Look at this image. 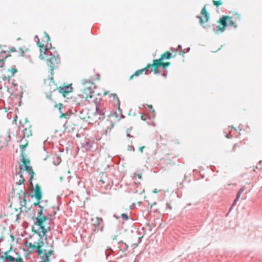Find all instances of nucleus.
<instances>
[{
  "mask_svg": "<svg viewBox=\"0 0 262 262\" xmlns=\"http://www.w3.org/2000/svg\"><path fill=\"white\" fill-rule=\"evenodd\" d=\"M127 149L129 151H134L135 150L134 147L132 145L128 146Z\"/></svg>",
  "mask_w": 262,
  "mask_h": 262,
  "instance_id": "79ce46f5",
  "label": "nucleus"
},
{
  "mask_svg": "<svg viewBox=\"0 0 262 262\" xmlns=\"http://www.w3.org/2000/svg\"><path fill=\"white\" fill-rule=\"evenodd\" d=\"M114 217H115L116 219H118L119 218V216L117 215L116 214H114L113 215Z\"/></svg>",
  "mask_w": 262,
  "mask_h": 262,
  "instance_id": "de8ad7c7",
  "label": "nucleus"
},
{
  "mask_svg": "<svg viewBox=\"0 0 262 262\" xmlns=\"http://www.w3.org/2000/svg\"><path fill=\"white\" fill-rule=\"evenodd\" d=\"M143 238V236H140L138 238V243L134 244L133 245L135 247H137L138 246V244L141 242V239Z\"/></svg>",
  "mask_w": 262,
  "mask_h": 262,
  "instance_id": "58836bf2",
  "label": "nucleus"
},
{
  "mask_svg": "<svg viewBox=\"0 0 262 262\" xmlns=\"http://www.w3.org/2000/svg\"><path fill=\"white\" fill-rule=\"evenodd\" d=\"M157 192V189H155L154 190V193H156Z\"/></svg>",
  "mask_w": 262,
  "mask_h": 262,
  "instance_id": "e2e57ef3",
  "label": "nucleus"
},
{
  "mask_svg": "<svg viewBox=\"0 0 262 262\" xmlns=\"http://www.w3.org/2000/svg\"><path fill=\"white\" fill-rule=\"evenodd\" d=\"M245 190V186H243V187H242L239 189L238 191H239V192H240L243 193V192L244 191V190Z\"/></svg>",
  "mask_w": 262,
  "mask_h": 262,
  "instance_id": "37998d69",
  "label": "nucleus"
},
{
  "mask_svg": "<svg viewBox=\"0 0 262 262\" xmlns=\"http://www.w3.org/2000/svg\"><path fill=\"white\" fill-rule=\"evenodd\" d=\"M4 239V238L3 236H2L1 238H0V243L3 242Z\"/></svg>",
  "mask_w": 262,
  "mask_h": 262,
  "instance_id": "3c124183",
  "label": "nucleus"
},
{
  "mask_svg": "<svg viewBox=\"0 0 262 262\" xmlns=\"http://www.w3.org/2000/svg\"><path fill=\"white\" fill-rule=\"evenodd\" d=\"M144 148V146H142V147H141L139 148V151L141 152H143V149Z\"/></svg>",
  "mask_w": 262,
  "mask_h": 262,
  "instance_id": "49530a36",
  "label": "nucleus"
},
{
  "mask_svg": "<svg viewBox=\"0 0 262 262\" xmlns=\"http://www.w3.org/2000/svg\"><path fill=\"white\" fill-rule=\"evenodd\" d=\"M242 192H240L238 191L237 194H236V198L234 200L233 202V204L232 205V206L230 207V210H231L232 209V207L234 205H235L237 202L238 201V199H239L240 196H241V195L242 194Z\"/></svg>",
  "mask_w": 262,
  "mask_h": 262,
  "instance_id": "393cba45",
  "label": "nucleus"
},
{
  "mask_svg": "<svg viewBox=\"0 0 262 262\" xmlns=\"http://www.w3.org/2000/svg\"><path fill=\"white\" fill-rule=\"evenodd\" d=\"M50 53V57L47 59V64L50 68L52 71H53L55 66L60 62V58L58 55L53 54L50 51L47 49H45L43 54L45 55L48 54Z\"/></svg>",
  "mask_w": 262,
  "mask_h": 262,
  "instance_id": "f257e3e1",
  "label": "nucleus"
},
{
  "mask_svg": "<svg viewBox=\"0 0 262 262\" xmlns=\"http://www.w3.org/2000/svg\"><path fill=\"white\" fill-rule=\"evenodd\" d=\"M118 245L120 250L122 252H126L128 250V246L122 241L118 242Z\"/></svg>",
  "mask_w": 262,
  "mask_h": 262,
  "instance_id": "dca6fc26",
  "label": "nucleus"
},
{
  "mask_svg": "<svg viewBox=\"0 0 262 262\" xmlns=\"http://www.w3.org/2000/svg\"><path fill=\"white\" fill-rule=\"evenodd\" d=\"M94 144V141L93 140L88 139L85 141L84 143H83L82 145V147L84 148L86 150L89 151L91 150L93 145Z\"/></svg>",
  "mask_w": 262,
  "mask_h": 262,
  "instance_id": "4468645a",
  "label": "nucleus"
},
{
  "mask_svg": "<svg viewBox=\"0 0 262 262\" xmlns=\"http://www.w3.org/2000/svg\"><path fill=\"white\" fill-rule=\"evenodd\" d=\"M38 243L34 242V244L31 243H26V246L30 249L35 251L37 253L38 255H41L42 254V250L40 249V246L38 245Z\"/></svg>",
  "mask_w": 262,
  "mask_h": 262,
  "instance_id": "9d476101",
  "label": "nucleus"
},
{
  "mask_svg": "<svg viewBox=\"0 0 262 262\" xmlns=\"http://www.w3.org/2000/svg\"><path fill=\"white\" fill-rule=\"evenodd\" d=\"M34 39H37V45H38V46L40 48V50L41 54H40L39 57H40V58L43 59V58H44V57H43V54L41 53L42 51H41V48H43V45H42V46H41L39 45V38H38V36H37V35H36V36H35V38H34Z\"/></svg>",
  "mask_w": 262,
  "mask_h": 262,
  "instance_id": "7c9ffc66",
  "label": "nucleus"
},
{
  "mask_svg": "<svg viewBox=\"0 0 262 262\" xmlns=\"http://www.w3.org/2000/svg\"><path fill=\"white\" fill-rule=\"evenodd\" d=\"M189 50H190V48H188L187 49V52H188V51H189Z\"/></svg>",
  "mask_w": 262,
  "mask_h": 262,
  "instance_id": "338daca9",
  "label": "nucleus"
},
{
  "mask_svg": "<svg viewBox=\"0 0 262 262\" xmlns=\"http://www.w3.org/2000/svg\"><path fill=\"white\" fill-rule=\"evenodd\" d=\"M147 118V116L146 115H142L141 116V119L142 120H146Z\"/></svg>",
  "mask_w": 262,
  "mask_h": 262,
  "instance_id": "c03bdc74",
  "label": "nucleus"
},
{
  "mask_svg": "<svg viewBox=\"0 0 262 262\" xmlns=\"http://www.w3.org/2000/svg\"><path fill=\"white\" fill-rule=\"evenodd\" d=\"M148 107L149 108H150L151 110L152 109V106L151 105H148Z\"/></svg>",
  "mask_w": 262,
  "mask_h": 262,
  "instance_id": "13d9d810",
  "label": "nucleus"
},
{
  "mask_svg": "<svg viewBox=\"0 0 262 262\" xmlns=\"http://www.w3.org/2000/svg\"><path fill=\"white\" fill-rule=\"evenodd\" d=\"M127 136L128 137H129V138L133 137V136H131L129 134H127Z\"/></svg>",
  "mask_w": 262,
  "mask_h": 262,
  "instance_id": "052dcab7",
  "label": "nucleus"
},
{
  "mask_svg": "<svg viewBox=\"0 0 262 262\" xmlns=\"http://www.w3.org/2000/svg\"><path fill=\"white\" fill-rule=\"evenodd\" d=\"M242 192H240L238 191L237 194H236V198L234 200L233 202V204L232 205V206L230 207V210H231L232 209V207L234 205H235L237 202L238 201V199H239L240 196H241V195L242 194Z\"/></svg>",
  "mask_w": 262,
  "mask_h": 262,
  "instance_id": "5701e85b",
  "label": "nucleus"
},
{
  "mask_svg": "<svg viewBox=\"0 0 262 262\" xmlns=\"http://www.w3.org/2000/svg\"><path fill=\"white\" fill-rule=\"evenodd\" d=\"M228 18L229 16H223L220 19V23L223 26V27H221L220 26H217L215 28H214V31L217 32H218L219 31H221L222 32L224 31L225 27H227L228 25Z\"/></svg>",
  "mask_w": 262,
  "mask_h": 262,
  "instance_id": "1a4fd4ad",
  "label": "nucleus"
},
{
  "mask_svg": "<svg viewBox=\"0 0 262 262\" xmlns=\"http://www.w3.org/2000/svg\"><path fill=\"white\" fill-rule=\"evenodd\" d=\"M162 60H159V59H155L153 60V64H151V67H152L155 69H158L161 67H162V62H161Z\"/></svg>",
  "mask_w": 262,
  "mask_h": 262,
  "instance_id": "6ab92c4d",
  "label": "nucleus"
},
{
  "mask_svg": "<svg viewBox=\"0 0 262 262\" xmlns=\"http://www.w3.org/2000/svg\"><path fill=\"white\" fill-rule=\"evenodd\" d=\"M103 223V220L101 217H96V221L94 223V225L97 227H99Z\"/></svg>",
  "mask_w": 262,
  "mask_h": 262,
  "instance_id": "a878e982",
  "label": "nucleus"
},
{
  "mask_svg": "<svg viewBox=\"0 0 262 262\" xmlns=\"http://www.w3.org/2000/svg\"><path fill=\"white\" fill-rule=\"evenodd\" d=\"M8 71L11 72V75L10 76L11 78L14 75V74L17 72V70L15 68H11L10 69H8Z\"/></svg>",
  "mask_w": 262,
  "mask_h": 262,
  "instance_id": "2f4dec72",
  "label": "nucleus"
},
{
  "mask_svg": "<svg viewBox=\"0 0 262 262\" xmlns=\"http://www.w3.org/2000/svg\"><path fill=\"white\" fill-rule=\"evenodd\" d=\"M81 83L82 85H84L85 84H88V85H86L85 88L83 90V94L85 96H83V98H84L85 100H88V98H92L93 97V93L91 85L92 83L90 81H88L86 79H82L81 80Z\"/></svg>",
  "mask_w": 262,
  "mask_h": 262,
  "instance_id": "7ed1b4c3",
  "label": "nucleus"
},
{
  "mask_svg": "<svg viewBox=\"0 0 262 262\" xmlns=\"http://www.w3.org/2000/svg\"><path fill=\"white\" fill-rule=\"evenodd\" d=\"M116 236H117L116 235H114V239H115Z\"/></svg>",
  "mask_w": 262,
  "mask_h": 262,
  "instance_id": "774afa93",
  "label": "nucleus"
},
{
  "mask_svg": "<svg viewBox=\"0 0 262 262\" xmlns=\"http://www.w3.org/2000/svg\"><path fill=\"white\" fill-rule=\"evenodd\" d=\"M56 90V88H54L52 90H50L51 92H54Z\"/></svg>",
  "mask_w": 262,
  "mask_h": 262,
  "instance_id": "bf43d9fd",
  "label": "nucleus"
},
{
  "mask_svg": "<svg viewBox=\"0 0 262 262\" xmlns=\"http://www.w3.org/2000/svg\"><path fill=\"white\" fill-rule=\"evenodd\" d=\"M150 67H151V64L148 63L145 68L141 69V70H137L134 73V74H133V75H132L130 77L129 80H132L134 76H138L140 74H143V72H144V71H145V74H148V72H147L148 71V70H149V69H150Z\"/></svg>",
  "mask_w": 262,
  "mask_h": 262,
  "instance_id": "ddd939ff",
  "label": "nucleus"
},
{
  "mask_svg": "<svg viewBox=\"0 0 262 262\" xmlns=\"http://www.w3.org/2000/svg\"><path fill=\"white\" fill-rule=\"evenodd\" d=\"M213 3L215 6H220L222 5V2L221 1H213Z\"/></svg>",
  "mask_w": 262,
  "mask_h": 262,
  "instance_id": "4c0bfd02",
  "label": "nucleus"
},
{
  "mask_svg": "<svg viewBox=\"0 0 262 262\" xmlns=\"http://www.w3.org/2000/svg\"><path fill=\"white\" fill-rule=\"evenodd\" d=\"M196 17L197 18L199 19V22H200V23L202 25H203V24H204V23H205V21H204V19L202 18V16H199V15H198V16H196Z\"/></svg>",
  "mask_w": 262,
  "mask_h": 262,
  "instance_id": "f704fd0d",
  "label": "nucleus"
},
{
  "mask_svg": "<svg viewBox=\"0 0 262 262\" xmlns=\"http://www.w3.org/2000/svg\"><path fill=\"white\" fill-rule=\"evenodd\" d=\"M103 227H104L103 225L101 226V227H100V231H103Z\"/></svg>",
  "mask_w": 262,
  "mask_h": 262,
  "instance_id": "6e6d98bb",
  "label": "nucleus"
},
{
  "mask_svg": "<svg viewBox=\"0 0 262 262\" xmlns=\"http://www.w3.org/2000/svg\"><path fill=\"white\" fill-rule=\"evenodd\" d=\"M43 251V252L45 253V254H48L49 255V257H52L53 258H54L55 257V255H54V253L53 252V251L52 250H49L48 251H46V250L43 249V250H42Z\"/></svg>",
  "mask_w": 262,
  "mask_h": 262,
  "instance_id": "c756f323",
  "label": "nucleus"
},
{
  "mask_svg": "<svg viewBox=\"0 0 262 262\" xmlns=\"http://www.w3.org/2000/svg\"><path fill=\"white\" fill-rule=\"evenodd\" d=\"M163 64H162V67L163 68H166V67H168L169 65H170V62H162Z\"/></svg>",
  "mask_w": 262,
  "mask_h": 262,
  "instance_id": "ea45409f",
  "label": "nucleus"
},
{
  "mask_svg": "<svg viewBox=\"0 0 262 262\" xmlns=\"http://www.w3.org/2000/svg\"><path fill=\"white\" fill-rule=\"evenodd\" d=\"M6 252H10V253H9V255H14V256L15 255V256L17 255V253H16L14 251L12 250V247L10 248L9 250L7 251Z\"/></svg>",
  "mask_w": 262,
  "mask_h": 262,
  "instance_id": "c9c22d12",
  "label": "nucleus"
},
{
  "mask_svg": "<svg viewBox=\"0 0 262 262\" xmlns=\"http://www.w3.org/2000/svg\"><path fill=\"white\" fill-rule=\"evenodd\" d=\"M39 228L41 230L42 235L39 234V236H45L48 232L46 228H45L43 224H41L40 226H38Z\"/></svg>",
  "mask_w": 262,
  "mask_h": 262,
  "instance_id": "cd10ccee",
  "label": "nucleus"
},
{
  "mask_svg": "<svg viewBox=\"0 0 262 262\" xmlns=\"http://www.w3.org/2000/svg\"><path fill=\"white\" fill-rule=\"evenodd\" d=\"M20 171L18 172V174L20 177V179L18 182H17V184L18 185H21L22 183H23L25 181V179L23 177V165H20Z\"/></svg>",
  "mask_w": 262,
  "mask_h": 262,
  "instance_id": "f3484780",
  "label": "nucleus"
},
{
  "mask_svg": "<svg viewBox=\"0 0 262 262\" xmlns=\"http://www.w3.org/2000/svg\"><path fill=\"white\" fill-rule=\"evenodd\" d=\"M56 159L57 160V163H56V162L55 161L53 162V163L55 165H59V164L60 163V162L61 161V159L59 157H57Z\"/></svg>",
  "mask_w": 262,
  "mask_h": 262,
  "instance_id": "a19ab883",
  "label": "nucleus"
},
{
  "mask_svg": "<svg viewBox=\"0 0 262 262\" xmlns=\"http://www.w3.org/2000/svg\"><path fill=\"white\" fill-rule=\"evenodd\" d=\"M261 163H262V160L259 161V165H261Z\"/></svg>",
  "mask_w": 262,
  "mask_h": 262,
  "instance_id": "680f3d73",
  "label": "nucleus"
},
{
  "mask_svg": "<svg viewBox=\"0 0 262 262\" xmlns=\"http://www.w3.org/2000/svg\"><path fill=\"white\" fill-rule=\"evenodd\" d=\"M72 88L69 85L64 86L63 88H60L59 92L60 94H62L64 97H66L67 95H68L69 93L71 92Z\"/></svg>",
  "mask_w": 262,
  "mask_h": 262,
  "instance_id": "2eb2a0df",
  "label": "nucleus"
},
{
  "mask_svg": "<svg viewBox=\"0 0 262 262\" xmlns=\"http://www.w3.org/2000/svg\"><path fill=\"white\" fill-rule=\"evenodd\" d=\"M43 208L42 206V208H39L40 210L38 212L37 216L35 217V221L34 222L35 225L40 226L41 224H43L48 221L49 222L51 221V220L43 213Z\"/></svg>",
  "mask_w": 262,
  "mask_h": 262,
  "instance_id": "20e7f679",
  "label": "nucleus"
},
{
  "mask_svg": "<svg viewBox=\"0 0 262 262\" xmlns=\"http://www.w3.org/2000/svg\"><path fill=\"white\" fill-rule=\"evenodd\" d=\"M59 111L61 114V115L60 116V118H62V117H64L65 118H69L70 116V114L68 113H64L62 112V110H61V107H59Z\"/></svg>",
  "mask_w": 262,
  "mask_h": 262,
  "instance_id": "bb28decb",
  "label": "nucleus"
},
{
  "mask_svg": "<svg viewBox=\"0 0 262 262\" xmlns=\"http://www.w3.org/2000/svg\"><path fill=\"white\" fill-rule=\"evenodd\" d=\"M76 104L77 105V106L76 107H73L72 106L71 107V108L70 110V114L71 115H73V114H76L77 113L79 112V114H78L79 117L81 118H84V117H83V116L81 115L83 112V109L81 108L79 106L80 104V103L76 102Z\"/></svg>",
  "mask_w": 262,
  "mask_h": 262,
  "instance_id": "9b49d317",
  "label": "nucleus"
},
{
  "mask_svg": "<svg viewBox=\"0 0 262 262\" xmlns=\"http://www.w3.org/2000/svg\"><path fill=\"white\" fill-rule=\"evenodd\" d=\"M20 147L21 148H23L24 147V146H23V145H20Z\"/></svg>",
  "mask_w": 262,
  "mask_h": 262,
  "instance_id": "0e129e2a",
  "label": "nucleus"
},
{
  "mask_svg": "<svg viewBox=\"0 0 262 262\" xmlns=\"http://www.w3.org/2000/svg\"><path fill=\"white\" fill-rule=\"evenodd\" d=\"M106 113V108L104 105L101 103H96L95 108V116H99L98 119L99 120H103L105 117V114Z\"/></svg>",
  "mask_w": 262,
  "mask_h": 262,
  "instance_id": "0eeeda50",
  "label": "nucleus"
},
{
  "mask_svg": "<svg viewBox=\"0 0 262 262\" xmlns=\"http://www.w3.org/2000/svg\"><path fill=\"white\" fill-rule=\"evenodd\" d=\"M11 51L12 52H15L16 51L15 48H12V49H11Z\"/></svg>",
  "mask_w": 262,
  "mask_h": 262,
  "instance_id": "5fc2aeb1",
  "label": "nucleus"
},
{
  "mask_svg": "<svg viewBox=\"0 0 262 262\" xmlns=\"http://www.w3.org/2000/svg\"><path fill=\"white\" fill-rule=\"evenodd\" d=\"M181 48H182V46H181V45H179L178 46V49L176 50V51H178V50L179 49H181Z\"/></svg>",
  "mask_w": 262,
  "mask_h": 262,
  "instance_id": "603ef678",
  "label": "nucleus"
},
{
  "mask_svg": "<svg viewBox=\"0 0 262 262\" xmlns=\"http://www.w3.org/2000/svg\"><path fill=\"white\" fill-rule=\"evenodd\" d=\"M228 25H234L235 27H236L235 23L233 21L231 18H230V17H229V18H228Z\"/></svg>",
  "mask_w": 262,
  "mask_h": 262,
  "instance_id": "e433bc0d",
  "label": "nucleus"
},
{
  "mask_svg": "<svg viewBox=\"0 0 262 262\" xmlns=\"http://www.w3.org/2000/svg\"><path fill=\"white\" fill-rule=\"evenodd\" d=\"M9 252H2L0 255V258L3 260V261L6 262H17L18 260L20 259L21 258H18L14 255H9Z\"/></svg>",
  "mask_w": 262,
  "mask_h": 262,
  "instance_id": "6e6552de",
  "label": "nucleus"
},
{
  "mask_svg": "<svg viewBox=\"0 0 262 262\" xmlns=\"http://www.w3.org/2000/svg\"><path fill=\"white\" fill-rule=\"evenodd\" d=\"M17 262H24V261H23V258H20V259L18 260Z\"/></svg>",
  "mask_w": 262,
  "mask_h": 262,
  "instance_id": "4d7b16f0",
  "label": "nucleus"
},
{
  "mask_svg": "<svg viewBox=\"0 0 262 262\" xmlns=\"http://www.w3.org/2000/svg\"><path fill=\"white\" fill-rule=\"evenodd\" d=\"M162 76H163V77H166V76H167V74H166V73H165V72L163 73L162 74Z\"/></svg>",
  "mask_w": 262,
  "mask_h": 262,
  "instance_id": "8fccbe9b",
  "label": "nucleus"
},
{
  "mask_svg": "<svg viewBox=\"0 0 262 262\" xmlns=\"http://www.w3.org/2000/svg\"><path fill=\"white\" fill-rule=\"evenodd\" d=\"M30 196L31 198L34 197L37 201V203L34 204L35 206H37L38 208H42V206L40 205V200L42 198V193L41 188L38 184L35 185L34 194L32 195L30 194Z\"/></svg>",
  "mask_w": 262,
  "mask_h": 262,
  "instance_id": "39448f33",
  "label": "nucleus"
},
{
  "mask_svg": "<svg viewBox=\"0 0 262 262\" xmlns=\"http://www.w3.org/2000/svg\"><path fill=\"white\" fill-rule=\"evenodd\" d=\"M152 71H154V74H155L159 73V71L158 70V69H155L150 67V69H149L148 71L147 72L148 74L151 73Z\"/></svg>",
  "mask_w": 262,
  "mask_h": 262,
  "instance_id": "473e14b6",
  "label": "nucleus"
},
{
  "mask_svg": "<svg viewBox=\"0 0 262 262\" xmlns=\"http://www.w3.org/2000/svg\"><path fill=\"white\" fill-rule=\"evenodd\" d=\"M121 216L124 221H127L129 219V217L127 213H122L121 214Z\"/></svg>",
  "mask_w": 262,
  "mask_h": 262,
  "instance_id": "72a5a7b5",
  "label": "nucleus"
},
{
  "mask_svg": "<svg viewBox=\"0 0 262 262\" xmlns=\"http://www.w3.org/2000/svg\"><path fill=\"white\" fill-rule=\"evenodd\" d=\"M201 14L204 17V21L207 22L208 21L209 16V14L207 13L206 9V6H205L202 9L201 11Z\"/></svg>",
  "mask_w": 262,
  "mask_h": 262,
  "instance_id": "a211bd4d",
  "label": "nucleus"
},
{
  "mask_svg": "<svg viewBox=\"0 0 262 262\" xmlns=\"http://www.w3.org/2000/svg\"><path fill=\"white\" fill-rule=\"evenodd\" d=\"M137 176L138 177V178L140 179H141V174H137Z\"/></svg>",
  "mask_w": 262,
  "mask_h": 262,
  "instance_id": "09e8293b",
  "label": "nucleus"
},
{
  "mask_svg": "<svg viewBox=\"0 0 262 262\" xmlns=\"http://www.w3.org/2000/svg\"><path fill=\"white\" fill-rule=\"evenodd\" d=\"M23 134L25 137H29L32 135L31 130L29 129L25 128L23 130Z\"/></svg>",
  "mask_w": 262,
  "mask_h": 262,
  "instance_id": "c85d7f7f",
  "label": "nucleus"
},
{
  "mask_svg": "<svg viewBox=\"0 0 262 262\" xmlns=\"http://www.w3.org/2000/svg\"><path fill=\"white\" fill-rule=\"evenodd\" d=\"M226 137H227V138H229V135H228V134H227V135H226Z\"/></svg>",
  "mask_w": 262,
  "mask_h": 262,
  "instance_id": "69168bd1",
  "label": "nucleus"
},
{
  "mask_svg": "<svg viewBox=\"0 0 262 262\" xmlns=\"http://www.w3.org/2000/svg\"><path fill=\"white\" fill-rule=\"evenodd\" d=\"M22 162L23 164H21V165H23V171H24V170H26L27 171L28 174L30 176V179L29 180V182L31 185H33L32 180L34 177V175L35 174L31 166L28 165V164H29L30 161L29 160L25 159V158L23 157Z\"/></svg>",
  "mask_w": 262,
  "mask_h": 262,
  "instance_id": "423d86ee",
  "label": "nucleus"
},
{
  "mask_svg": "<svg viewBox=\"0 0 262 262\" xmlns=\"http://www.w3.org/2000/svg\"><path fill=\"white\" fill-rule=\"evenodd\" d=\"M242 192H240L238 191L237 194H236V198L234 200L233 202V204L232 205V206L230 207V210H231L232 209V207L234 205H235L237 202L238 201V199H239L240 196H241V195L242 194Z\"/></svg>",
  "mask_w": 262,
  "mask_h": 262,
  "instance_id": "b1692460",
  "label": "nucleus"
},
{
  "mask_svg": "<svg viewBox=\"0 0 262 262\" xmlns=\"http://www.w3.org/2000/svg\"><path fill=\"white\" fill-rule=\"evenodd\" d=\"M112 95L113 97V100L115 103H116V104L118 106V112L113 111L111 112L108 116H110V117L112 118H114L115 121H119L121 118H124V116L122 114V110L120 107V102L117 97V95L116 94H112Z\"/></svg>",
  "mask_w": 262,
  "mask_h": 262,
  "instance_id": "f03ea898",
  "label": "nucleus"
},
{
  "mask_svg": "<svg viewBox=\"0 0 262 262\" xmlns=\"http://www.w3.org/2000/svg\"><path fill=\"white\" fill-rule=\"evenodd\" d=\"M27 196H28V197L30 196V194L29 193L26 192L25 191L23 192L21 194H19V205L21 206V207H26L27 205Z\"/></svg>",
  "mask_w": 262,
  "mask_h": 262,
  "instance_id": "f8f14e48",
  "label": "nucleus"
},
{
  "mask_svg": "<svg viewBox=\"0 0 262 262\" xmlns=\"http://www.w3.org/2000/svg\"><path fill=\"white\" fill-rule=\"evenodd\" d=\"M166 206H167V208H169V209H172V207H171L170 204L169 203L166 204Z\"/></svg>",
  "mask_w": 262,
  "mask_h": 262,
  "instance_id": "a18cd8bd",
  "label": "nucleus"
},
{
  "mask_svg": "<svg viewBox=\"0 0 262 262\" xmlns=\"http://www.w3.org/2000/svg\"><path fill=\"white\" fill-rule=\"evenodd\" d=\"M7 138L9 139V140H10V136H8L6 138V142H8V140H7Z\"/></svg>",
  "mask_w": 262,
  "mask_h": 262,
  "instance_id": "864d4df0",
  "label": "nucleus"
},
{
  "mask_svg": "<svg viewBox=\"0 0 262 262\" xmlns=\"http://www.w3.org/2000/svg\"><path fill=\"white\" fill-rule=\"evenodd\" d=\"M39 256L41 259V261L40 262H50V259L49 255L45 254L42 252V254Z\"/></svg>",
  "mask_w": 262,
  "mask_h": 262,
  "instance_id": "aec40b11",
  "label": "nucleus"
},
{
  "mask_svg": "<svg viewBox=\"0 0 262 262\" xmlns=\"http://www.w3.org/2000/svg\"><path fill=\"white\" fill-rule=\"evenodd\" d=\"M171 56V53L170 52H167L163 54L159 60H163L165 59H169Z\"/></svg>",
  "mask_w": 262,
  "mask_h": 262,
  "instance_id": "412c9836",
  "label": "nucleus"
},
{
  "mask_svg": "<svg viewBox=\"0 0 262 262\" xmlns=\"http://www.w3.org/2000/svg\"><path fill=\"white\" fill-rule=\"evenodd\" d=\"M114 252L113 250L111 248V247H108L105 250V252H104V254H105V257H106V259H107L108 258V256L112 254Z\"/></svg>",
  "mask_w": 262,
  "mask_h": 262,
  "instance_id": "4be33fe9",
  "label": "nucleus"
}]
</instances>
